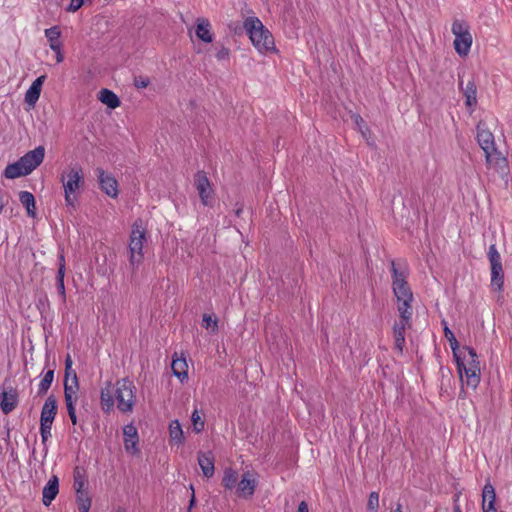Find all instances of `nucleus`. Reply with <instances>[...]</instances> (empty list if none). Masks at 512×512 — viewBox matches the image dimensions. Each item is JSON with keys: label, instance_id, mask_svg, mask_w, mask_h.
I'll list each match as a JSON object with an SVG mask.
<instances>
[{"label": "nucleus", "instance_id": "obj_1", "mask_svg": "<svg viewBox=\"0 0 512 512\" xmlns=\"http://www.w3.org/2000/svg\"><path fill=\"white\" fill-rule=\"evenodd\" d=\"M393 292L397 298L399 320L395 322L393 331L395 348L402 352L405 344V330L411 327L413 293L406 281L407 273L400 261H391Z\"/></svg>", "mask_w": 512, "mask_h": 512}, {"label": "nucleus", "instance_id": "obj_2", "mask_svg": "<svg viewBox=\"0 0 512 512\" xmlns=\"http://www.w3.org/2000/svg\"><path fill=\"white\" fill-rule=\"evenodd\" d=\"M463 350L467 351L468 356L462 357L461 353H459L457 356H453V358L455 360L462 385L466 384L468 387L475 390L481 379L478 355L475 349L470 346H464Z\"/></svg>", "mask_w": 512, "mask_h": 512}, {"label": "nucleus", "instance_id": "obj_3", "mask_svg": "<svg viewBox=\"0 0 512 512\" xmlns=\"http://www.w3.org/2000/svg\"><path fill=\"white\" fill-rule=\"evenodd\" d=\"M243 27L253 44L261 53H276L274 38L271 32L262 24L257 17H248L243 23Z\"/></svg>", "mask_w": 512, "mask_h": 512}, {"label": "nucleus", "instance_id": "obj_4", "mask_svg": "<svg viewBox=\"0 0 512 512\" xmlns=\"http://www.w3.org/2000/svg\"><path fill=\"white\" fill-rule=\"evenodd\" d=\"M63 189L66 206L73 210L78 201L76 193L84 187L85 179L83 169L79 164H74L65 170L60 178Z\"/></svg>", "mask_w": 512, "mask_h": 512}, {"label": "nucleus", "instance_id": "obj_5", "mask_svg": "<svg viewBox=\"0 0 512 512\" xmlns=\"http://www.w3.org/2000/svg\"><path fill=\"white\" fill-rule=\"evenodd\" d=\"M147 231L143 226V221L137 219L132 224L131 233L129 236L128 252L129 264L132 270H136L144 261V243L147 241Z\"/></svg>", "mask_w": 512, "mask_h": 512}, {"label": "nucleus", "instance_id": "obj_6", "mask_svg": "<svg viewBox=\"0 0 512 512\" xmlns=\"http://www.w3.org/2000/svg\"><path fill=\"white\" fill-rule=\"evenodd\" d=\"M487 258L490 263L491 279L490 286L495 292H503L504 289V271L501 255L495 244H491L487 251Z\"/></svg>", "mask_w": 512, "mask_h": 512}, {"label": "nucleus", "instance_id": "obj_7", "mask_svg": "<svg viewBox=\"0 0 512 512\" xmlns=\"http://www.w3.org/2000/svg\"><path fill=\"white\" fill-rule=\"evenodd\" d=\"M451 31L455 36V51L459 56H467L473 42L468 23L464 20H455L452 23Z\"/></svg>", "mask_w": 512, "mask_h": 512}, {"label": "nucleus", "instance_id": "obj_8", "mask_svg": "<svg viewBox=\"0 0 512 512\" xmlns=\"http://www.w3.org/2000/svg\"><path fill=\"white\" fill-rule=\"evenodd\" d=\"M117 407L122 412H131L135 403V385L128 378L117 381Z\"/></svg>", "mask_w": 512, "mask_h": 512}, {"label": "nucleus", "instance_id": "obj_9", "mask_svg": "<svg viewBox=\"0 0 512 512\" xmlns=\"http://www.w3.org/2000/svg\"><path fill=\"white\" fill-rule=\"evenodd\" d=\"M485 154V163L488 169H493L501 176H507L510 172L509 161L506 156L496 148L487 151Z\"/></svg>", "mask_w": 512, "mask_h": 512}, {"label": "nucleus", "instance_id": "obj_10", "mask_svg": "<svg viewBox=\"0 0 512 512\" xmlns=\"http://www.w3.org/2000/svg\"><path fill=\"white\" fill-rule=\"evenodd\" d=\"M100 189L109 197L117 198L119 194L118 182L116 178L102 168L95 170Z\"/></svg>", "mask_w": 512, "mask_h": 512}, {"label": "nucleus", "instance_id": "obj_11", "mask_svg": "<svg viewBox=\"0 0 512 512\" xmlns=\"http://www.w3.org/2000/svg\"><path fill=\"white\" fill-rule=\"evenodd\" d=\"M257 484L255 473L250 471L243 473L237 484V496L245 499L251 498L254 495Z\"/></svg>", "mask_w": 512, "mask_h": 512}, {"label": "nucleus", "instance_id": "obj_12", "mask_svg": "<svg viewBox=\"0 0 512 512\" xmlns=\"http://www.w3.org/2000/svg\"><path fill=\"white\" fill-rule=\"evenodd\" d=\"M194 183L198 191L201 203L204 206H208L209 199L213 193L210 181L204 171H197L194 176Z\"/></svg>", "mask_w": 512, "mask_h": 512}, {"label": "nucleus", "instance_id": "obj_13", "mask_svg": "<svg viewBox=\"0 0 512 512\" xmlns=\"http://www.w3.org/2000/svg\"><path fill=\"white\" fill-rule=\"evenodd\" d=\"M124 448L127 453L136 455L139 453V436L137 428L133 424L125 425L123 428Z\"/></svg>", "mask_w": 512, "mask_h": 512}, {"label": "nucleus", "instance_id": "obj_14", "mask_svg": "<svg viewBox=\"0 0 512 512\" xmlns=\"http://www.w3.org/2000/svg\"><path fill=\"white\" fill-rule=\"evenodd\" d=\"M476 141L484 153L496 148L493 133L481 122L476 126Z\"/></svg>", "mask_w": 512, "mask_h": 512}, {"label": "nucleus", "instance_id": "obj_15", "mask_svg": "<svg viewBox=\"0 0 512 512\" xmlns=\"http://www.w3.org/2000/svg\"><path fill=\"white\" fill-rule=\"evenodd\" d=\"M44 157L45 148L43 146H38L35 149L28 151L26 154L20 157V159L26 166L29 173H31L43 162Z\"/></svg>", "mask_w": 512, "mask_h": 512}, {"label": "nucleus", "instance_id": "obj_16", "mask_svg": "<svg viewBox=\"0 0 512 512\" xmlns=\"http://www.w3.org/2000/svg\"><path fill=\"white\" fill-rule=\"evenodd\" d=\"M57 409V399L53 394H51L46 398L42 406L40 414V423L52 425L57 415Z\"/></svg>", "mask_w": 512, "mask_h": 512}, {"label": "nucleus", "instance_id": "obj_17", "mask_svg": "<svg viewBox=\"0 0 512 512\" xmlns=\"http://www.w3.org/2000/svg\"><path fill=\"white\" fill-rule=\"evenodd\" d=\"M496 493L491 483H486L482 492V511L483 512H505L497 510L495 507Z\"/></svg>", "mask_w": 512, "mask_h": 512}, {"label": "nucleus", "instance_id": "obj_18", "mask_svg": "<svg viewBox=\"0 0 512 512\" xmlns=\"http://www.w3.org/2000/svg\"><path fill=\"white\" fill-rule=\"evenodd\" d=\"M459 88L465 97V105L468 108H474L477 104V87L473 79L469 80L463 87V80L459 77Z\"/></svg>", "mask_w": 512, "mask_h": 512}, {"label": "nucleus", "instance_id": "obj_19", "mask_svg": "<svg viewBox=\"0 0 512 512\" xmlns=\"http://www.w3.org/2000/svg\"><path fill=\"white\" fill-rule=\"evenodd\" d=\"M59 492V480L56 475H52L42 491V502L45 506H49L56 498Z\"/></svg>", "mask_w": 512, "mask_h": 512}, {"label": "nucleus", "instance_id": "obj_20", "mask_svg": "<svg viewBox=\"0 0 512 512\" xmlns=\"http://www.w3.org/2000/svg\"><path fill=\"white\" fill-rule=\"evenodd\" d=\"M46 79V75H41L38 78H36L31 86L28 88V90L25 93V102L30 105L34 106L36 102L38 101L43 83Z\"/></svg>", "mask_w": 512, "mask_h": 512}, {"label": "nucleus", "instance_id": "obj_21", "mask_svg": "<svg viewBox=\"0 0 512 512\" xmlns=\"http://www.w3.org/2000/svg\"><path fill=\"white\" fill-rule=\"evenodd\" d=\"M196 36L205 43L213 41V33L211 31V23L207 18L200 17L196 19Z\"/></svg>", "mask_w": 512, "mask_h": 512}, {"label": "nucleus", "instance_id": "obj_22", "mask_svg": "<svg viewBox=\"0 0 512 512\" xmlns=\"http://www.w3.org/2000/svg\"><path fill=\"white\" fill-rule=\"evenodd\" d=\"M65 271H66L65 256L63 253H60L58 256V271H57V275H56V288L61 297L62 303L66 302V291H65V284H64Z\"/></svg>", "mask_w": 512, "mask_h": 512}, {"label": "nucleus", "instance_id": "obj_23", "mask_svg": "<svg viewBox=\"0 0 512 512\" xmlns=\"http://www.w3.org/2000/svg\"><path fill=\"white\" fill-rule=\"evenodd\" d=\"M198 464L205 477L211 478L214 475V456L212 452H198Z\"/></svg>", "mask_w": 512, "mask_h": 512}, {"label": "nucleus", "instance_id": "obj_24", "mask_svg": "<svg viewBox=\"0 0 512 512\" xmlns=\"http://www.w3.org/2000/svg\"><path fill=\"white\" fill-rule=\"evenodd\" d=\"M0 407L4 414L12 412L18 403L17 392L11 389L9 392L3 391L0 395Z\"/></svg>", "mask_w": 512, "mask_h": 512}, {"label": "nucleus", "instance_id": "obj_25", "mask_svg": "<svg viewBox=\"0 0 512 512\" xmlns=\"http://www.w3.org/2000/svg\"><path fill=\"white\" fill-rule=\"evenodd\" d=\"M29 174V171L20 158L16 162L8 164L3 173L4 177L7 179H15Z\"/></svg>", "mask_w": 512, "mask_h": 512}, {"label": "nucleus", "instance_id": "obj_26", "mask_svg": "<svg viewBox=\"0 0 512 512\" xmlns=\"http://www.w3.org/2000/svg\"><path fill=\"white\" fill-rule=\"evenodd\" d=\"M171 369L173 374L183 382L188 378V365L185 358H175L172 361Z\"/></svg>", "mask_w": 512, "mask_h": 512}, {"label": "nucleus", "instance_id": "obj_27", "mask_svg": "<svg viewBox=\"0 0 512 512\" xmlns=\"http://www.w3.org/2000/svg\"><path fill=\"white\" fill-rule=\"evenodd\" d=\"M19 201L26 208L28 216L34 218L36 216L34 195L28 191H21L19 193Z\"/></svg>", "mask_w": 512, "mask_h": 512}, {"label": "nucleus", "instance_id": "obj_28", "mask_svg": "<svg viewBox=\"0 0 512 512\" xmlns=\"http://www.w3.org/2000/svg\"><path fill=\"white\" fill-rule=\"evenodd\" d=\"M99 100L111 109H115L121 104L119 97L113 91L106 88L100 91Z\"/></svg>", "mask_w": 512, "mask_h": 512}, {"label": "nucleus", "instance_id": "obj_29", "mask_svg": "<svg viewBox=\"0 0 512 512\" xmlns=\"http://www.w3.org/2000/svg\"><path fill=\"white\" fill-rule=\"evenodd\" d=\"M441 324L443 325V332L444 336L449 342L450 348L452 350L453 356H457V354L461 353L459 348V343L454 335V333L451 331V329L448 326V323L446 320H442Z\"/></svg>", "mask_w": 512, "mask_h": 512}, {"label": "nucleus", "instance_id": "obj_30", "mask_svg": "<svg viewBox=\"0 0 512 512\" xmlns=\"http://www.w3.org/2000/svg\"><path fill=\"white\" fill-rule=\"evenodd\" d=\"M169 436L170 440L175 442L176 444H183L184 443V434L183 430L181 428V425L178 420L171 421L169 425Z\"/></svg>", "mask_w": 512, "mask_h": 512}, {"label": "nucleus", "instance_id": "obj_31", "mask_svg": "<svg viewBox=\"0 0 512 512\" xmlns=\"http://www.w3.org/2000/svg\"><path fill=\"white\" fill-rule=\"evenodd\" d=\"M238 472L232 468H227L224 471L222 478V485L229 490H232L238 484Z\"/></svg>", "mask_w": 512, "mask_h": 512}, {"label": "nucleus", "instance_id": "obj_32", "mask_svg": "<svg viewBox=\"0 0 512 512\" xmlns=\"http://www.w3.org/2000/svg\"><path fill=\"white\" fill-rule=\"evenodd\" d=\"M53 380L54 369H50L45 373L42 380L40 381L38 385L37 395L40 397L44 396L48 392Z\"/></svg>", "mask_w": 512, "mask_h": 512}, {"label": "nucleus", "instance_id": "obj_33", "mask_svg": "<svg viewBox=\"0 0 512 512\" xmlns=\"http://www.w3.org/2000/svg\"><path fill=\"white\" fill-rule=\"evenodd\" d=\"M100 399L103 411L109 412L114 405V398L110 385L101 390Z\"/></svg>", "mask_w": 512, "mask_h": 512}, {"label": "nucleus", "instance_id": "obj_34", "mask_svg": "<svg viewBox=\"0 0 512 512\" xmlns=\"http://www.w3.org/2000/svg\"><path fill=\"white\" fill-rule=\"evenodd\" d=\"M76 501L79 512H89L91 507V498L88 491L76 492Z\"/></svg>", "mask_w": 512, "mask_h": 512}, {"label": "nucleus", "instance_id": "obj_35", "mask_svg": "<svg viewBox=\"0 0 512 512\" xmlns=\"http://www.w3.org/2000/svg\"><path fill=\"white\" fill-rule=\"evenodd\" d=\"M45 37L49 42V47L52 48L53 45H63L60 41L61 30L58 26H53L48 29H45Z\"/></svg>", "mask_w": 512, "mask_h": 512}, {"label": "nucleus", "instance_id": "obj_36", "mask_svg": "<svg viewBox=\"0 0 512 512\" xmlns=\"http://www.w3.org/2000/svg\"><path fill=\"white\" fill-rule=\"evenodd\" d=\"M51 429H52V425L40 423V435H41V441H42V445H43L44 457H46V455L48 453L47 441L52 436Z\"/></svg>", "mask_w": 512, "mask_h": 512}, {"label": "nucleus", "instance_id": "obj_37", "mask_svg": "<svg viewBox=\"0 0 512 512\" xmlns=\"http://www.w3.org/2000/svg\"><path fill=\"white\" fill-rule=\"evenodd\" d=\"M202 326L205 329H211L212 333H216L218 331V319L216 317H212L209 314H204L202 319Z\"/></svg>", "mask_w": 512, "mask_h": 512}, {"label": "nucleus", "instance_id": "obj_38", "mask_svg": "<svg viewBox=\"0 0 512 512\" xmlns=\"http://www.w3.org/2000/svg\"><path fill=\"white\" fill-rule=\"evenodd\" d=\"M351 119L364 137H366L367 133H370V129L366 126L365 121L359 114H352Z\"/></svg>", "mask_w": 512, "mask_h": 512}, {"label": "nucleus", "instance_id": "obj_39", "mask_svg": "<svg viewBox=\"0 0 512 512\" xmlns=\"http://www.w3.org/2000/svg\"><path fill=\"white\" fill-rule=\"evenodd\" d=\"M79 382L78 379H74L71 382L64 381V396L78 395Z\"/></svg>", "mask_w": 512, "mask_h": 512}, {"label": "nucleus", "instance_id": "obj_40", "mask_svg": "<svg viewBox=\"0 0 512 512\" xmlns=\"http://www.w3.org/2000/svg\"><path fill=\"white\" fill-rule=\"evenodd\" d=\"M191 420L193 423V428L196 433H200L204 430V421L201 419V416L199 415V412L197 410H194L191 416Z\"/></svg>", "mask_w": 512, "mask_h": 512}, {"label": "nucleus", "instance_id": "obj_41", "mask_svg": "<svg viewBox=\"0 0 512 512\" xmlns=\"http://www.w3.org/2000/svg\"><path fill=\"white\" fill-rule=\"evenodd\" d=\"M85 484H86L85 478L80 474V472L78 470H75L74 471V483H73V487H74L75 491L76 492L86 491L84 489Z\"/></svg>", "mask_w": 512, "mask_h": 512}, {"label": "nucleus", "instance_id": "obj_42", "mask_svg": "<svg viewBox=\"0 0 512 512\" xmlns=\"http://www.w3.org/2000/svg\"><path fill=\"white\" fill-rule=\"evenodd\" d=\"M379 506V494L377 492H371L367 502V510L369 512H377Z\"/></svg>", "mask_w": 512, "mask_h": 512}, {"label": "nucleus", "instance_id": "obj_43", "mask_svg": "<svg viewBox=\"0 0 512 512\" xmlns=\"http://www.w3.org/2000/svg\"><path fill=\"white\" fill-rule=\"evenodd\" d=\"M230 55H231V51L229 48L225 47V46H221L216 54H215V57L218 61H227L229 62L230 60Z\"/></svg>", "mask_w": 512, "mask_h": 512}, {"label": "nucleus", "instance_id": "obj_44", "mask_svg": "<svg viewBox=\"0 0 512 512\" xmlns=\"http://www.w3.org/2000/svg\"><path fill=\"white\" fill-rule=\"evenodd\" d=\"M150 78L147 76H135L134 77V86L138 89L146 88L150 85Z\"/></svg>", "mask_w": 512, "mask_h": 512}, {"label": "nucleus", "instance_id": "obj_45", "mask_svg": "<svg viewBox=\"0 0 512 512\" xmlns=\"http://www.w3.org/2000/svg\"><path fill=\"white\" fill-rule=\"evenodd\" d=\"M64 399L67 410H72L76 408L75 406L78 401V395L64 396Z\"/></svg>", "mask_w": 512, "mask_h": 512}, {"label": "nucleus", "instance_id": "obj_46", "mask_svg": "<svg viewBox=\"0 0 512 512\" xmlns=\"http://www.w3.org/2000/svg\"><path fill=\"white\" fill-rule=\"evenodd\" d=\"M62 48H63V45H53L52 48H50L56 54L57 63H61L64 60V54H63Z\"/></svg>", "mask_w": 512, "mask_h": 512}, {"label": "nucleus", "instance_id": "obj_47", "mask_svg": "<svg viewBox=\"0 0 512 512\" xmlns=\"http://www.w3.org/2000/svg\"><path fill=\"white\" fill-rule=\"evenodd\" d=\"M84 1L85 0H71L67 10L70 12L77 11L78 9H80L82 7V5L84 4Z\"/></svg>", "mask_w": 512, "mask_h": 512}, {"label": "nucleus", "instance_id": "obj_48", "mask_svg": "<svg viewBox=\"0 0 512 512\" xmlns=\"http://www.w3.org/2000/svg\"><path fill=\"white\" fill-rule=\"evenodd\" d=\"M74 379H78L76 371L74 369H70V370L65 369L64 381L71 382Z\"/></svg>", "mask_w": 512, "mask_h": 512}, {"label": "nucleus", "instance_id": "obj_49", "mask_svg": "<svg viewBox=\"0 0 512 512\" xmlns=\"http://www.w3.org/2000/svg\"><path fill=\"white\" fill-rule=\"evenodd\" d=\"M68 412V416L72 422L73 425H77L78 424V417H77V414H76V408L75 409H72V410H67Z\"/></svg>", "mask_w": 512, "mask_h": 512}, {"label": "nucleus", "instance_id": "obj_50", "mask_svg": "<svg viewBox=\"0 0 512 512\" xmlns=\"http://www.w3.org/2000/svg\"><path fill=\"white\" fill-rule=\"evenodd\" d=\"M190 489L192 490V495H191V498H190V501H189V508H188V512H191L192 507H193V506L195 505V503H196L194 487L191 485V486H190Z\"/></svg>", "mask_w": 512, "mask_h": 512}, {"label": "nucleus", "instance_id": "obj_51", "mask_svg": "<svg viewBox=\"0 0 512 512\" xmlns=\"http://www.w3.org/2000/svg\"><path fill=\"white\" fill-rule=\"evenodd\" d=\"M297 512H309L308 504L305 501L300 502Z\"/></svg>", "mask_w": 512, "mask_h": 512}, {"label": "nucleus", "instance_id": "obj_52", "mask_svg": "<svg viewBox=\"0 0 512 512\" xmlns=\"http://www.w3.org/2000/svg\"><path fill=\"white\" fill-rule=\"evenodd\" d=\"M72 359L71 356L68 354L65 359V369L70 370L72 369Z\"/></svg>", "mask_w": 512, "mask_h": 512}, {"label": "nucleus", "instance_id": "obj_53", "mask_svg": "<svg viewBox=\"0 0 512 512\" xmlns=\"http://www.w3.org/2000/svg\"><path fill=\"white\" fill-rule=\"evenodd\" d=\"M460 496H461V492H457L453 495V507H456V505H460L459 504Z\"/></svg>", "mask_w": 512, "mask_h": 512}, {"label": "nucleus", "instance_id": "obj_54", "mask_svg": "<svg viewBox=\"0 0 512 512\" xmlns=\"http://www.w3.org/2000/svg\"><path fill=\"white\" fill-rule=\"evenodd\" d=\"M243 212V208L242 207H238L236 210H235V215L237 217H239L241 215V213Z\"/></svg>", "mask_w": 512, "mask_h": 512}, {"label": "nucleus", "instance_id": "obj_55", "mask_svg": "<svg viewBox=\"0 0 512 512\" xmlns=\"http://www.w3.org/2000/svg\"><path fill=\"white\" fill-rule=\"evenodd\" d=\"M454 512H462L460 505H456V507H453Z\"/></svg>", "mask_w": 512, "mask_h": 512}, {"label": "nucleus", "instance_id": "obj_56", "mask_svg": "<svg viewBox=\"0 0 512 512\" xmlns=\"http://www.w3.org/2000/svg\"><path fill=\"white\" fill-rule=\"evenodd\" d=\"M391 512H402L401 511V505L398 504L397 507L394 510H392Z\"/></svg>", "mask_w": 512, "mask_h": 512}]
</instances>
